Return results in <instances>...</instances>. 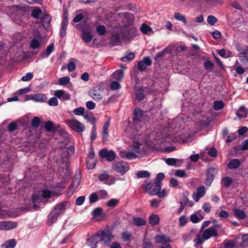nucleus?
I'll list each match as a JSON object with an SVG mask.
<instances>
[{
    "mask_svg": "<svg viewBox=\"0 0 248 248\" xmlns=\"http://www.w3.org/2000/svg\"><path fill=\"white\" fill-rule=\"evenodd\" d=\"M165 175L163 173L160 172L156 175L155 182L160 184L162 185L161 181L164 178Z\"/></svg>",
    "mask_w": 248,
    "mask_h": 248,
    "instance_id": "obj_53",
    "label": "nucleus"
},
{
    "mask_svg": "<svg viewBox=\"0 0 248 248\" xmlns=\"http://www.w3.org/2000/svg\"><path fill=\"white\" fill-rule=\"evenodd\" d=\"M102 90L100 86L93 87L89 92V95L95 100H100L102 98Z\"/></svg>",
    "mask_w": 248,
    "mask_h": 248,
    "instance_id": "obj_8",
    "label": "nucleus"
},
{
    "mask_svg": "<svg viewBox=\"0 0 248 248\" xmlns=\"http://www.w3.org/2000/svg\"><path fill=\"white\" fill-rule=\"evenodd\" d=\"M112 76L113 78L117 80H121L124 77V73L121 70H117L113 73Z\"/></svg>",
    "mask_w": 248,
    "mask_h": 248,
    "instance_id": "obj_34",
    "label": "nucleus"
},
{
    "mask_svg": "<svg viewBox=\"0 0 248 248\" xmlns=\"http://www.w3.org/2000/svg\"><path fill=\"white\" fill-rule=\"evenodd\" d=\"M203 66L205 70L211 71L213 69L214 64L211 61L206 60L203 63Z\"/></svg>",
    "mask_w": 248,
    "mask_h": 248,
    "instance_id": "obj_35",
    "label": "nucleus"
},
{
    "mask_svg": "<svg viewBox=\"0 0 248 248\" xmlns=\"http://www.w3.org/2000/svg\"><path fill=\"white\" fill-rule=\"evenodd\" d=\"M102 141L105 143L106 142L108 139V129L103 128H102Z\"/></svg>",
    "mask_w": 248,
    "mask_h": 248,
    "instance_id": "obj_50",
    "label": "nucleus"
},
{
    "mask_svg": "<svg viewBox=\"0 0 248 248\" xmlns=\"http://www.w3.org/2000/svg\"><path fill=\"white\" fill-rule=\"evenodd\" d=\"M84 112V108L83 107H79L75 108L73 112L75 114L77 115H83Z\"/></svg>",
    "mask_w": 248,
    "mask_h": 248,
    "instance_id": "obj_61",
    "label": "nucleus"
},
{
    "mask_svg": "<svg viewBox=\"0 0 248 248\" xmlns=\"http://www.w3.org/2000/svg\"><path fill=\"white\" fill-rule=\"evenodd\" d=\"M208 154L210 156L215 157L217 155V151L215 148L212 147L209 149Z\"/></svg>",
    "mask_w": 248,
    "mask_h": 248,
    "instance_id": "obj_59",
    "label": "nucleus"
},
{
    "mask_svg": "<svg viewBox=\"0 0 248 248\" xmlns=\"http://www.w3.org/2000/svg\"><path fill=\"white\" fill-rule=\"evenodd\" d=\"M232 178L229 176H225L222 178L221 184L225 188H229L232 184Z\"/></svg>",
    "mask_w": 248,
    "mask_h": 248,
    "instance_id": "obj_22",
    "label": "nucleus"
},
{
    "mask_svg": "<svg viewBox=\"0 0 248 248\" xmlns=\"http://www.w3.org/2000/svg\"><path fill=\"white\" fill-rule=\"evenodd\" d=\"M144 112L140 108H136L134 109L133 111V122H140L141 121V119L143 116V113Z\"/></svg>",
    "mask_w": 248,
    "mask_h": 248,
    "instance_id": "obj_13",
    "label": "nucleus"
},
{
    "mask_svg": "<svg viewBox=\"0 0 248 248\" xmlns=\"http://www.w3.org/2000/svg\"><path fill=\"white\" fill-rule=\"evenodd\" d=\"M165 162L169 166L180 167L183 163V160L174 158H168L166 159Z\"/></svg>",
    "mask_w": 248,
    "mask_h": 248,
    "instance_id": "obj_16",
    "label": "nucleus"
},
{
    "mask_svg": "<svg viewBox=\"0 0 248 248\" xmlns=\"http://www.w3.org/2000/svg\"><path fill=\"white\" fill-rule=\"evenodd\" d=\"M248 149V140L243 141L240 145L236 146L235 148V151L238 153L240 150H247Z\"/></svg>",
    "mask_w": 248,
    "mask_h": 248,
    "instance_id": "obj_25",
    "label": "nucleus"
},
{
    "mask_svg": "<svg viewBox=\"0 0 248 248\" xmlns=\"http://www.w3.org/2000/svg\"><path fill=\"white\" fill-rule=\"evenodd\" d=\"M122 236L123 239H124L125 241H129L131 238L132 237V235L128 232H124L122 234Z\"/></svg>",
    "mask_w": 248,
    "mask_h": 248,
    "instance_id": "obj_56",
    "label": "nucleus"
},
{
    "mask_svg": "<svg viewBox=\"0 0 248 248\" xmlns=\"http://www.w3.org/2000/svg\"><path fill=\"white\" fill-rule=\"evenodd\" d=\"M135 58V54L133 52L129 53L125 57L121 58V61L123 62H128L134 59Z\"/></svg>",
    "mask_w": 248,
    "mask_h": 248,
    "instance_id": "obj_36",
    "label": "nucleus"
},
{
    "mask_svg": "<svg viewBox=\"0 0 248 248\" xmlns=\"http://www.w3.org/2000/svg\"><path fill=\"white\" fill-rule=\"evenodd\" d=\"M124 17L126 18L128 24H130L133 22L135 19L134 15L129 13H125L124 14Z\"/></svg>",
    "mask_w": 248,
    "mask_h": 248,
    "instance_id": "obj_44",
    "label": "nucleus"
},
{
    "mask_svg": "<svg viewBox=\"0 0 248 248\" xmlns=\"http://www.w3.org/2000/svg\"><path fill=\"white\" fill-rule=\"evenodd\" d=\"M205 193V187L204 186H201L197 189V194L199 197H202Z\"/></svg>",
    "mask_w": 248,
    "mask_h": 248,
    "instance_id": "obj_58",
    "label": "nucleus"
},
{
    "mask_svg": "<svg viewBox=\"0 0 248 248\" xmlns=\"http://www.w3.org/2000/svg\"><path fill=\"white\" fill-rule=\"evenodd\" d=\"M175 175L182 178L186 176V174L184 170H177L175 171Z\"/></svg>",
    "mask_w": 248,
    "mask_h": 248,
    "instance_id": "obj_55",
    "label": "nucleus"
},
{
    "mask_svg": "<svg viewBox=\"0 0 248 248\" xmlns=\"http://www.w3.org/2000/svg\"><path fill=\"white\" fill-rule=\"evenodd\" d=\"M113 169L116 172L123 174L128 170V164L124 161H117L114 162Z\"/></svg>",
    "mask_w": 248,
    "mask_h": 248,
    "instance_id": "obj_5",
    "label": "nucleus"
},
{
    "mask_svg": "<svg viewBox=\"0 0 248 248\" xmlns=\"http://www.w3.org/2000/svg\"><path fill=\"white\" fill-rule=\"evenodd\" d=\"M159 220V217L156 214H153L151 215L149 218V223L152 226H155L158 224Z\"/></svg>",
    "mask_w": 248,
    "mask_h": 248,
    "instance_id": "obj_23",
    "label": "nucleus"
},
{
    "mask_svg": "<svg viewBox=\"0 0 248 248\" xmlns=\"http://www.w3.org/2000/svg\"><path fill=\"white\" fill-rule=\"evenodd\" d=\"M85 200V196H82L78 197L76 199V204L77 205H81L84 203Z\"/></svg>",
    "mask_w": 248,
    "mask_h": 248,
    "instance_id": "obj_64",
    "label": "nucleus"
},
{
    "mask_svg": "<svg viewBox=\"0 0 248 248\" xmlns=\"http://www.w3.org/2000/svg\"><path fill=\"white\" fill-rule=\"evenodd\" d=\"M120 83L117 81H112L110 85V88L112 90H116L120 88Z\"/></svg>",
    "mask_w": 248,
    "mask_h": 248,
    "instance_id": "obj_60",
    "label": "nucleus"
},
{
    "mask_svg": "<svg viewBox=\"0 0 248 248\" xmlns=\"http://www.w3.org/2000/svg\"><path fill=\"white\" fill-rule=\"evenodd\" d=\"M141 144L137 141H134L133 142V147L134 148L135 152L138 154H140V148Z\"/></svg>",
    "mask_w": 248,
    "mask_h": 248,
    "instance_id": "obj_62",
    "label": "nucleus"
},
{
    "mask_svg": "<svg viewBox=\"0 0 248 248\" xmlns=\"http://www.w3.org/2000/svg\"><path fill=\"white\" fill-rule=\"evenodd\" d=\"M152 61L150 57H145L142 61H139L138 63V69L141 72L144 71L147 66L151 65Z\"/></svg>",
    "mask_w": 248,
    "mask_h": 248,
    "instance_id": "obj_10",
    "label": "nucleus"
},
{
    "mask_svg": "<svg viewBox=\"0 0 248 248\" xmlns=\"http://www.w3.org/2000/svg\"><path fill=\"white\" fill-rule=\"evenodd\" d=\"M143 184L145 186V191L148 192L151 195H156L161 188L160 184L155 182L151 183L149 180H145Z\"/></svg>",
    "mask_w": 248,
    "mask_h": 248,
    "instance_id": "obj_1",
    "label": "nucleus"
},
{
    "mask_svg": "<svg viewBox=\"0 0 248 248\" xmlns=\"http://www.w3.org/2000/svg\"><path fill=\"white\" fill-rule=\"evenodd\" d=\"M155 242L157 244H166L170 241V237L164 234L157 235L155 237Z\"/></svg>",
    "mask_w": 248,
    "mask_h": 248,
    "instance_id": "obj_14",
    "label": "nucleus"
},
{
    "mask_svg": "<svg viewBox=\"0 0 248 248\" xmlns=\"http://www.w3.org/2000/svg\"><path fill=\"white\" fill-rule=\"evenodd\" d=\"M146 88L140 87L136 88L134 90V93L135 95V99L138 101V102H140L142 101L145 98V95L144 93Z\"/></svg>",
    "mask_w": 248,
    "mask_h": 248,
    "instance_id": "obj_12",
    "label": "nucleus"
},
{
    "mask_svg": "<svg viewBox=\"0 0 248 248\" xmlns=\"http://www.w3.org/2000/svg\"><path fill=\"white\" fill-rule=\"evenodd\" d=\"M30 99L34 100L36 102H45L47 100L46 95L43 93H37L34 95H31Z\"/></svg>",
    "mask_w": 248,
    "mask_h": 248,
    "instance_id": "obj_19",
    "label": "nucleus"
},
{
    "mask_svg": "<svg viewBox=\"0 0 248 248\" xmlns=\"http://www.w3.org/2000/svg\"><path fill=\"white\" fill-rule=\"evenodd\" d=\"M218 170L217 167L215 166H212L208 168L205 182V185L209 186L211 185L214 180L216 175L217 173Z\"/></svg>",
    "mask_w": 248,
    "mask_h": 248,
    "instance_id": "obj_3",
    "label": "nucleus"
},
{
    "mask_svg": "<svg viewBox=\"0 0 248 248\" xmlns=\"http://www.w3.org/2000/svg\"><path fill=\"white\" fill-rule=\"evenodd\" d=\"M59 216V215L57 213H56V212L54 211V210L51 212L47 217V223L48 225H52L54 223H55L56 221Z\"/></svg>",
    "mask_w": 248,
    "mask_h": 248,
    "instance_id": "obj_17",
    "label": "nucleus"
},
{
    "mask_svg": "<svg viewBox=\"0 0 248 248\" xmlns=\"http://www.w3.org/2000/svg\"><path fill=\"white\" fill-rule=\"evenodd\" d=\"M207 21L211 26L214 25L217 21V19L214 16H209L207 17Z\"/></svg>",
    "mask_w": 248,
    "mask_h": 248,
    "instance_id": "obj_48",
    "label": "nucleus"
},
{
    "mask_svg": "<svg viewBox=\"0 0 248 248\" xmlns=\"http://www.w3.org/2000/svg\"><path fill=\"white\" fill-rule=\"evenodd\" d=\"M40 43L39 40L36 38H33L30 43V47L32 49L38 48L40 46Z\"/></svg>",
    "mask_w": 248,
    "mask_h": 248,
    "instance_id": "obj_33",
    "label": "nucleus"
},
{
    "mask_svg": "<svg viewBox=\"0 0 248 248\" xmlns=\"http://www.w3.org/2000/svg\"><path fill=\"white\" fill-rule=\"evenodd\" d=\"M94 156H95L94 152L93 149H92L90 151V152H89V154L88 155V159L86 162L87 167L89 169H92L96 165L95 162H94V161H92V163H90V160L93 159Z\"/></svg>",
    "mask_w": 248,
    "mask_h": 248,
    "instance_id": "obj_18",
    "label": "nucleus"
},
{
    "mask_svg": "<svg viewBox=\"0 0 248 248\" xmlns=\"http://www.w3.org/2000/svg\"><path fill=\"white\" fill-rule=\"evenodd\" d=\"M150 175V173L146 170H140L137 173V176L139 178L149 177Z\"/></svg>",
    "mask_w": 248,
    "mask_h": 248,
    "instance_id": "obj_41",
    "label": "nucleus"
},
{
    "mask_svg": "<svg viewBox=\"0 0 248 248\" xmlns=\"http://www.w3.org/2000/svg\"><path fill=\"white\" fill-rule=\"evenodd\" d=\"M241 165L240 161L238 159H231L228 164V167L230 169H236Z\"/></svg>",
    "mask_w": 248,
    "mask_h": 248,
    "instance_id": "obj_21",
    "label": "nucleus"
},
{
    "mask_svg": "<svg viewBox=\"0 0 248 248\" xmlns=\"http://www.w3.org/2000/svg\"><path fill=\"white\" fill-rule=\"evenodd\" d=\"M233 214L236 217L240 219H244L246 217L245 213L239 209H234Z\"/></svg>",
    "mask_w": 248,
    "mask_h": 248,
    "instance_id": "obj_27",
    "label": "nucleus"
},
{
    "mask_svg": "<svg viewBox=\"0 0 248 248\" xmlns=\"http://www.w3.org/2000/svg\"><path fill=\"white\" fill-rule=\"evenodd\" d=\"M221 225L216 224L214 226L210 227L202 231V237L204 240H207L211 237H217L218 233L216 229L217 228H221Z\"/></svg>",
    "mask_w": 248,
    "mask_h": 248,
    "instance_id": "obj_4",
    "label": "nucleus"
},
{
    "mask_svg": "<svg viewBox=\"0 0 248 248\" xmlns=\"http://www.w3.org/2000/svg\"><path fill=\"white\" fill-rule=\"evenodd\" d=\"M51 196V192L48 189H44L42 190L41 196L44 198H50Z\"/></svg>",
    "mask_w": 248,
    "mask_h": 248,
    "instance_id": "obj_57",
    "label": "nucleus"
},
{
    "mask_svg": "<svg viewBox=\"0 0 248 248\" xmlns=\"http://www.w3.org/2000/svg\"><path fill=\"white\" fill-rule=\"evenodd\" d=\"M103 213V210L101 207L95 208L92 212L93 215L94 217L100 216Z\"/></svg>",
    "mask_w": 248,
    "mask_h": 248,
    "instance_id": "obj_52",
    "label": "nucleus"
},
{
    "mask_svg": "<svg viewBox=\"0 0 248 248\" xmlns=\"http://www.w3.org/2000/svg\"><path fill=\"white\" fill-rule=\"evenodd\" d=\"M42 13V11L41 9L39 7H36L32 10L31 16L34 18L38 19Z\"/></svg>",
    "mask_w": 248,
    "mask_h": 248,
    "instance_id": "obj_31",
    "label": "nucleus"
},
{
    "mask_svg": "<svg viewBox=\"0 0 248 248\" xmlns=\"http://www.w3.org/2000/svg\"><path fill=\"white\" fill-rule=\"evenodd\" d=\"M133 222L136 226H142L146 224V221L144 218L140 217H134Z\"/></svg>",
    "mask_w": 248,
    "mask_h": 248,
    "instance_id": "obj_26",
    "label": "nucleus"
},
{
    "mask_svg": "<svg viewBox=\"0 0 248 248\" xmlns=\"http://www.w3.org/2000/svg\"><path fill=\"white\" fill-rule=\"evenodd\" d=\"M99 200V196L95 192L92 193L89 198V201L90 203H93L97 202Z\"/></svg>",
    "mask_w": 248,
    "mask_h": 248,
    "instance_id": "obj_47",
    "label": "nucleus"
},
{
    "mask_svg": "<svg viewBox=\"0 0 248 248\" xmlns=\"http://www.w3.org/2000/svg\"><path fill=\"white\" fill-rule=\"evenodd\" d=\"M236 115L240 119L243 118H246L248 116V112L246 108L244 106L240 107L236 112Z\"/></svg>",
    "mask_w": 248,
    "mask_h": 248,
    "instance_id": "obj_24",
    "label": "nucleus"
},
{
    "mask_svg": "<svg viewBox=\"0 0 248 248\" xmlns=\"http://www.w3.org/2000/svg\"><path fill=\"white\" fill-rule=\"evenodd\" d=\"M17 127V124L15 122H12V123H10L8 125L7 128V131L12 132L14 131H15Z\"/></svg>",
    "mask_w": 248,
    "mask_h": 248,
    "instance_id": "obj_51",
    "label": "nucleus"
},
{
    "mask_svg": "<svg viewBox=\"0 0 248 248\" xmlns=\"http://www.w3.org/2000/svg\"><path fill=\"white\" fill-rule=\"evenodd\" d=\"M54 50V45L51 44L46 47L45 53H42L40 56L42 57H48Z\"/></svg>",
    "mask_w": 248,
    "mask_h": 248,
    "instance_id": "obj_29",
    "label": "nucleus"
},
{
    "mask_svg": "<svg viewBox=\"0 0 248 248\" xmlns=\"http://www.w3.org/2000/svg\"><path fill=\"white\" fill-rule=\"evenodd\" d=\"M41 122L40 119L37 117L35 116L33 118L31 122V125L32 127L34 128H37L38 127L40 124Z\"/></svg>",
    "mask_w": 248,
    "mask_h": 248,
    "instance_id": "obj_42",
    "label": "nucleus"
},
{
    "mask_svg": "<svg viewBox=\"0 0 248 248\" xmlns=\"http://www.w3.org/2000/svg\"><path fill=\"white\" fill-rule=\"evenodd\" d=\"M70 78L68 76L61 78L59 80V84L61 85H65L70 82Z\"/></svg>",
    "mask_w": 248,
    "mask_h": 248,
    "instance_id": "obj_46",
    "label": "nucleus"
},
{
    "mask_svg": "<svg viewBox=\"0 0 248 248\" xmlns=\"http://www.w3.org/2000/svg\"><path fill=\"white\" fill-rule=\"evenodd\" d=\"M225 105L222 101H215L214 103L213 108L215 110H219L223 108Z\"/></svg>",
    "mask_w": 248,
    "mask_h": 248,
    "instance_id": "obj_32",
    "label": "nucleus"
},
{
    "mask_svg": "<svg viewBox=\"0 0 248 248\" xmlns=\"http://www.w3.org/2000/svg\"><path fill=\"white\" fill-rule=\"evenodd\" d=\"M17 223L12 221H0V230H10L16 228Z\"/></svg>",
    "mask_w": 248,
    "mask_h": 248,
    "instance_id": "obj_11",
    "label": "nucleus"
},
{
    "mask_svg": "<svg viewBox=\"0 0 248 248\" xmlns=\"http://www.w3.org/2000/svg\"><path fill=\"white\" fill-rule=\"evenodd\" d=\"M101 158H106L108 161H112L116 157V154L113 150L108 151L107 149H101L99 153Z\"/></svg>",
    "mask_w": 248,
    "mask_h": 248,
    "instance_id": "obj_7",
    "label": "nucleus"
},
{
    "mask_svg": "<svg viewBox=\"0 0 248 248\" xmlns=\"http://www.w3.org/2000/svg\"><path fill=\"white\" fill-rule=\"evenodd\" d=\"M119 200L115 199H112L107 202V205L110 207H115L119 203Z\"/></svg>",
    "mask_w": 248,
    "mask_h": 248,
    "instance_id": "obj_43",
    "label": "nucleus"
},
{
    "mask_svg": "<svg viewBox=\"0 0 248 248\" xmlns=\"http://www.w3.org/2000/svg\"><path fill=\"white\" fill-rule=\"evenodd\" d=\"M113 236L108 229H105L101 232L100 241L103 242L105 245L108 246Z\"/></svg>",
    "mask_w": 248,
    "mask_h": 248,
    "instance_id": "obj_6",
    "label": "nucleus"
},
{
    "mask_svg": "<svg viewBox=\"0 0 248 248\" xmlns=\"http://www.w3.org/2000/svg\"><path fill=\"white\" fill-rule=\"evenodd\" d=\"M82 39L86 44L91 42L93 39V36L90 32H85L82 31Z\"/></svg>",
    "mask_w": 248,
    "mask_h": 248,
    "instance_id": "obj_30",
    "label": "nucleus"
},
{
    "mask_svg": "<svg viewBox=\"0 0 248 248\" xmlns=\"http://www.w3.org/2000/svg\"><path fill=\"white\" fill-rule=\"evenodd\" d=\"M16 244L15 239H9L1 245V248H15Z\"/></svg>",
    "mask_w": 248,
    "mask_h": 248,
    "instance_id": "obj_20",
    "label": "nucleus"
},
{
    "mask_svg": "<svg viewBox=\"0 0 248 248\" xmlns=\"http://www.w3.org/2000/svg\"><path fill=\"white\" fill-rule=\"evenodd\" d=\"M204 239L202 237V235L201 236V234H197L194 240V242L195 243V245H202L204 241Z\"/></svg>",
    "mask_w": 248,
    "mask_h": 248,
    "instance_id": "obj_45",
    "label": "nucleus"
},
{
    "mask_svg": "<svg viewBox=\"0 0 248 248\" xmlns=\"http://www.w3.org/2000/svg\"><path fill=\"white\" fill-rule=\"evenodd\" d=\"M236 138V135L235 133H230L227 137L226 140L227 143L232 142Z\"/></svg>",
    "mask_w": 248,
    "mask_h": 248,
    "instance_id": "obj_63",
    "label": "nucleus"
},
{
    "mask_svg": "<svg viewBox=\"0 0 248 248\" xmlns=\"http://www.w3.org/2000/svg\"><path fill=\"white\" fill-rule=\"evenodd\" d=\"M70 206L68 202L64 201L60 203L57 204L54 207L53 210L57 213L59 216L64 214L66 208Z\"/></svg>",
    "mask_w": 248,
    "mask_h": 248,
    "instance_id": "obj_9",
    "label": "nucleus"
},
{
    "mask_svg": "<svg viewBox=\"0 0 248 248\" xmlns=\"http://www.w3.org/2000/svg\"><path fill=\"white\" fill-rule=\"evenodd\" d=\"M143 248H154L152 242L147 238H144L142 243Z\"/></svg>",
    "mask_w": 248,
    "mask_h": 248,
    "instance_id": "obj_39",
    "label": "nucleus"
},
{
    "mask_svg": "<svg viewBox=\"0 0 248 248\" xmlns=\"http://www.w3.org/2000/svg\"><path fill=\"white\" fill-rule=\"evenodd\" d=\"M67 125L75 131L80 133L85 129V125L77 120H69L65 121Z\"/></svg>",
    "mask_w": 248,
    "mask_h": 248,
    "instance_id": "obj_2",
    "label": "nucleus"
},
{
    "mask_svg": "<svg viewBox=\"0 0 248 248\" xmlns=\"http://www.w3.org/2000/svg\"><path fill=\"white\" fill-rule=\"evenodd\" d=\"M96 31L98 35L101 36L106 33L107 29L105 26L100 25L96 27Z\"/></svg>",
    "mask_w": 248,
    "mask_h": 248,
    "instance_id": "obj_40",
    "label": "nucleus"
},
{
    "mask_svg": "<svg viewBox=\"0 0 248 248\" xmlns=\"http://www.w3.org/2000/svg\"><path fill=\"white\" fill-rule=\"evenodd\" d=\"M140 31L143 33H147L152 31V28L148 25L143 23L140 27Z\"/></svg>",
    "mask_w": 248,
    "mask_h": 248,
    "instance_id": "obj_49",
    "label": "nucleus"
},
{
    "mask_svg": "<svg viewBox=\"0 0 248 248\" xmlns=\"http://www.w3.org/2000/svg\"><path fill=\"white\" fill-rule=\"evenodd\" d=\"M224 243V248H235L236 247L235 241L233 240L225 241Z\"/></svg>",
    "mask_w": 248,
    "mask_h": 248,
    "instance_id": "obj_37",
    "label": "nucleus"
},
{
    "mask_svg": "<svg viewBox=\"0 0 248 248\" xmlns=\"http://www.w3.org/2000/svg\"><path fill=\"white\" fill-rule=\"evenodd\" d=\"M174 17L178 20L182 21L184 24H186L187 22L186 17L179 13H175Z\"/></svg>",
    "mask_w": 248,
    "mask_h": 248,
    "instance_id": "obj_38",
    "label": "nucleus"
},
{
    "mask_svg": "<svg viewBox=\"0 0 248 248\" xmlns=\"http://www.w3.org/2000/svg\"><path fill=\"white\" fill-rule=\"evenodd\" d=\"M110 42L113 46L118 45L120 43L119 34L118 33L112 34L110 37Z\"/></svg>",
    "mask_w": 248,
    "mask_h": 248,
    "instance_id": "obj_28",
    "label": "nucleus"
},
{
    "mask_svg": "<svg viewBox=\"0 0 248 248\" xmlns=\"http://www.w3.org/2000/svg\"><path fill=\"white\" fill-rule=\"evenodd\" d=\"M44 127L46 131L48 132H55L60 128V125L54 126L53 123L51 121H47L46 122Z\"/></svg>",
    "mask_w": 248,
    "mask_h": 248,
    "instance_id": "obj_15",
    "label": "nucleus"
},
{
    "mask_svg": "<svg viewBox=\"0 0 248 248\" xmlns=\"http://www.w3.org/2000/svg\"><path fill=\"white\" fill-rule=\"evenodd\" d=\"M80 183V180L78 179H75L71 184L69 186V189H76L79 186Z\"/></svg>",
    "mask_w": 248,
    "mask_h": 248,
    "instance_id": "obj_54",
    "label": "nucleus"
}]
</instances>
